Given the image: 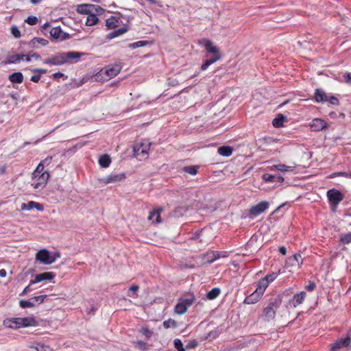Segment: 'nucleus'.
<instances>
[{"label":"nucleus","mask_w":351,"mask_h":351,"mask_svg":"<svg viewBox=\"0 0 351 351\" xmlns=\"http://www.w3.org/2000/svg\"><path fill=\"white\" fill-rule=\"evenodd\" d=\"M40 79V75H38V74H37V75H32V76L31 77L30 80H31L32 82H36V83H37V82H39Z\"/></svg>","instance_id":"052dcab7"},{"label":"nucleus","mask_w":351,"mask_h":351,"mask_svg":"<svg viewBox=\"0 0 351 351\" xmlns=\"http://www.w3.org/2000/svg\"><path fill=\"white\" fill-rule=\"evenodd\" d=\"M111 163V158L109 155L104 154L99 158V164L103 168H107Z\"/></svg>","instance_id":"bb28decb"},{"label":"nucleus","mask_w":351,"mask_h":351,"mask_svg":"<svg viewBox=\"0 0 351 351\" xmlns=\"http://www.w3.org/2000/svg\"><path fill=\"white\" fill-rule=\"evenodd\" d=\"M21 210H30L32 209L36 208L39 211H43L44 210V206L42 204L29 201L27 203H23L21 206Z\"/></svg>","instance_id":"dca6fc26"},{"label":"nucleus","mask_w":351,"mask_h":351,"mask_svg":"<svg viewBox=\"0 0 351 351\" xmlns=\"http://www.w3.org/2000/svg\"><path fill=\"white\" fill-rule=\"evenodd\" d=\"M278 273H279V271L278 272H272L271 274H267L266 276H265L263 278L265 280H266V282H267L268 284H269L277 278Z\"/></svg>","instance_id":"79ce46f5"},{"label":"nucleus","mask_w":351,"mask_h":351,"mask_svg":"<svg viewBox=\"0 0 351 351\" xmlns=\"http://www.w3.org/2000/svg\"><path fill=\"white\" fill-rule=\"evenodd\" d=\"M145 45V42L144 41H137V42H135V43H133L132 44H130V47H132L133 49H136V48H138V47H143Z\"/></svg>","instance_id":"864d4df0"},{"label":"nucleus","mask_w":351,"mask_h":351,"mask_svg":"<svg viewBox=\"0 0 351 351\" xmlns=\"http://www.w3.org/2000/svg\"><path fill=\"white\" fill-rule=\"evenodd\" d=\"M229 254L226 251H210L203 254L202 258L206 263L211 264L219 258H225Z\"/></svg>","instance_id":"6e6552de"},{"label":"nucleus","mask_w":351,"mask_h":351,"mask_svg":"<svg viewBox=\"0 0 351 351\" xmlns=\"http://www.w3.org/2000/svg\"><path fill=\"white\" fill-rule=\"evenodd\" d=\"M174 347L178 350L179 349H181L182 348H183V345H182V343L180 339H176L174 340Z\"/></svg>","instance_id":"5fc2aeb1"},{"label":"nucleus","mask_w":351,"mask_h":351,"mask_svg":"<svg viewBox=\"0 0 351 351\" xmlns=\"http://www.w3.org/2000/svg\"><path fill=\"white\" fill-rule=\"evenodd\" d=\"M302 262L303 259L300 254L296 253L287 260V269H289V272L294 273L298 270Z\"/></svg>","instance_id":"0eeeda50"},{"label":"nucleus","mask_w":351,"mask_h":351,"mask_svg":"<svg viewBox=\"0 0 351 351\" xmlns=\"http://www.w3.org/2000/svg\"><path fill=\"white\" fill-rule=\"evenodd\" d=\"M52 77L54 80H58L61 77H62L64 80H66L67 78V76L64 75V74L62 73L57 72V73H55L52 74Z\"/></svg>","instance_id":"3c124183"},{"label":"nucleus","mask_w":351,"mask_h":351,"mask_svg":"<svg viewBox=\"0 0 351 351\" xmlns=\"http://www.w3.org/2000/svg\"><path fill=\"white\" fill-rule=\"evenodd\" d=\"M99 23V19L93 12L87 16L86 25L93 26Z\"/></svg>","instance_id":"c756f323"},{"label":"nucleus","mask_w":351,"mask_h":351,"mask_svg":"<svg viewBox=\"0 0 351 351\" xmlns=\"http://www.w3.org/2000/svg\"><path fill=\"white\" fill-rule=\"evenodd\" d=\"M199 43L204 45L207 53L206 55V58H208V54H213V57L206 59L201 66V70L206 71L210 65L215 63L221 58V54L219 49L216 46H214L213 42L210 40L205 39L202 41H199Z\"/></svg>","instance_id":"f257e3e1"},{"label":"nucleus","mask_w":351,"mask_h":351,"mask_svg":"<svg viewBox=\"0 0 351 351\" xmlns=\"http://www.w3.org/2000/svg\"><path fill=\"white\" fill-rule=\"evenodd\" d=\"M315 283L313 281H310L308 285L306 286V289L308 291H312L315 289Z\"/></svg>","instance_id":"4d7b16f0"},{"label":"nucleus","mask_w":351,"mask_h":351,"mask_svg":"<svg viewBox=\"0 0 351 351\" xmlns=\"http://www.w3.org/2000/svg\"><path fill=\"white\" fill-rule=\"evenodd\" d=\"M106 25L108 29H114L119 25V21L114 16H111L106 20Z\"/></svg>","instance_id":"f704fd0d"},{"label":"nucleus","mask_w":351,"mask_h":351,"mask_svg":"<svg viewBox=\"0 0 351 351\" xmlns=\"http://www.w3.org/2000/svg\"><path fill=\"white\" fill-rule=\"evenodd\" d=\"M20 319L21 328L38 326V322L34 317H20Z\"/></svg>","instance_id":"4be33fe9"},{"label":"nucleus","mask_w":351,"mask_h":351,"mask_svg":"<svg viewBox=\"0 0 351 351\" xmlns=\"http://www.w3.org/2000/svg\"><path fill=\"white\" fill-rule=\"evenodd\" d=\"M140 332L147 338H150L154 334L153 331L147 327H142L140 329Z\"/></svg>","instance_id":"c03bdc74"},{"label":"nucleus","mask_w":351,"mask_h":351,"mask_svg":"<svg viewBox=\"0 0 351 351\" xmlns=\"http://www.w3.org/2000/svg\"><path fill=\"white\" fill-rule=\"evenodd\" d=\"M263 313L269 318L274 317L275 315L274 304L270 302L269 305L263 309Z\"/></svg>","instance_id":"7c9ffc66"},{"label":"nucleus","mask_w":351,"mask_h":351,"mask_svg":"<svg viewBox=\"0 0 351 351\" xmlns=\"http://www.w3.org/2000/svg\"><path fill=\"white\" fill-rule=\"evenodd\" d=\"M60 257V254L59 252H55L54 254H53L52 255H51V258H54V262L56 261V260L58 258Z\"/></svg>","instance_id":"69168bd1"},{"label":"nucleus","mask_w":351,"mask_h":351,"mask_svg":"<svg viewBox=\"0 0 351 351\" xmlns=\"http://www.w3.org/2000/svg\"><path fill=\"white\" fill-rule=\"evenodd\" d=\"M151 143L146 140L138 142L134 147V155L141 159H145L149 156Z\"/></svg>","instance_id":"423d86ee"},{"label":"nucleus","mask_w":351,"mask_h":351,"mask_svg":"<svg viewBox=\"0 0 351 351\" xmlns=\"http://www.w3.org/2000/svg\"><path fill=\"white\" fill-rule=\"evenodd\" d=\"M50 35L55 39L63 38L62 31L60 27H53L50 29Z\"/></svg>","instance_id":"72a5a7b5"},{"label":"nucleus","mask_w":351,"mask_h":351,"mask_svg":"<svg viewBox=\"0 0 351 351\" xmlns=\"http://www.w3.org/2000/svg\"><path fill=\"white\" fill-rule=\"evenodd\" d=\"M340 241L343 243L348 244L351 243V232L346 234L341 237Z\"/></svg>","instance_id":"49530a36"},{"label":"nucleus","mask_w":351,"mask_h":351,"mask_svg":"<svg viewBox=\"0 0 351 351\" xmlns=\"http://www.w3.org/2000/svg\"><path fill=\"white\" fill-rule=\"evenodd\" d=\"M198 343L196 340L191 341L186 346V348H195L197 346Z\"/></svg>","instance_id":"6e6d98bb"},{"label":"nucleus","mask_w":351,"mask_h":351,"mask_svg":"<svg viewBox=\"0 0 351 351\" xmlns=\"http://www.w3.org/2000/svg\"><path fill=\"white\" fill-rule=\"evenodd\" d=\"M125 178V174L122 173H111L110 175L101 179V182L105 184L109 183H114L120 182Z\"/></svg>","instance_id":"ddd939ff"},{"label":"nucleus","mask_w":351,"mask_h":351,"mask_svg":"<svg viewBox=\"0 0 351 351\" xmlns=\"http://www.w3.org/2000/svg\"><path fill=\"white\" fill-rule=\"evenodd\" d=\"M34 73H37L38 75H41L42 74H45L47 73V69H34L32 71Z\"/></svg>","instance_id":"bf43d9fd"},{"label":"nucleus","mask_w":351,"mask_h":351,"mask_svg":"<svg viewBox=\"0 0 351 351\" xmlns=\"http://www.w3.org/2000/svg\"><path fill=\"white\" fill-rule=\"evenodd\" d=\"M328 128V123L324 119L319 118L313 119L310 124L311 130L313 132H319Z\"/></svg>","instance_id":"f8f14e48"},{"label":"nucleus","mask_w":351,"mask_h":351,"mask_svg":"<svg viewBox=\"0 0 351 351\" xmlns=\"http://www.w3.org/2000/svg\"><path fill=\"white\" fill-rule=\"evenodd\" d=\"M32 284L29 283V285H27L24 289L23 291H22V293H20V295L21 296H23L25 294H27V293L30 292L32 291V289L30 288V286H31Z\"/></svg>","instance_id":"13d9d810"},{"label":"nucleus","mask_w":351,"mask_h":351,"mask_svg":"<svg viewBox=\"0 0 351 351\" xmlns=\"http://www.w3.org/2000/svg\"><path fill=\"white\" fill-rule=\"evenodd\" d=\"M198 169H199V167L197 166L190 165V166L184 167L183 169V171L185 173H187L190 175L195 176L197 173Z\"/></svg>","instance_id":"e433bc0d"},{"label":"nucleus","mask_w":351,"mask_h":351,"mask_svg":"<svg viewBox=\"0 0 351 351\" xmlns=\"http://www.w3.org/2000/svg\"><path fill=\"white\" fill-rule=\"evenodd\" d=\"M36 258L46 265L54 263V258H51L49 251L45 249L39 250L36 254Z\"/></svg>","instance_id":"9d476101"},{"label":"nucleus","mask_w":351,"mask_h":351,"mask_svg":"<svg viewBox=\"0 0 351 351\" xmlns=\"http://www.w3.org/2000/svg\"><path fill=\"white\" fill-rule=\"evenodd\" d=\"M269 204L268 202L262 201L258 204L252 206L248 211V215L252 218L256 217L265 212V210L269 208Z\"/></svg>","instance_id":"1a4fd4ad"},{"label":"nucleus","mask_w":351,"mask_h":351,"mask_svg":"<svg viewBox=\"0 0 351 351\" xmlns=\"http://www.w3.org/2000/svg\"><path fill=\"white\" fill-rule=\"evenodd\" d=\"M52 161V156H47L46 158L40 161L36 167H40V169L44 170L45 166H48Z\"/></svg>","instance_id":"58836bf2"},{"label":"nucleus","mask_w":351,"mask_h":351,"mask_svg":"<svg viewBox=\"0 0 351 351\" xmlns=\"http://www.w3.org/2000/svg\"><path fill=\"white\" fill-rule=\"evenodd\" d=\"M24 60L23 54H13L8 56L6 60L4 62L5 64H16L21 60Z\"/></svg>","instance_id":"b1692460"},{"label":"nucleus","mask_w":351,"mask_h":351,"mask_svg":"<svg viewBox=\"0 0 351 351\" xmlns=\"http://www.w3.org/2000/svg\"><path fill=\"white\" fill-rule=\"evenodd\" d=\"M263 179L267 182H282L284 181V178L282 176L278 175H271L269 173H265L263 176Z\"/></svg>","instance_id":"393cba45"},{"label":"nucleus","mask_w":351,"mask_h":351,"mask_svg":"<svg viewBox=\"0 0 351 351\" xmlns=\"http://www.w3.org/2000/svg\"><path fill=\"white\" fill-rule=\"evenodd\" d=\"M19 305L21 308H32L35 306V303L32 302L31 299L29 300H21L19 302Z\"/></svg>","instance_id":"ea45409f"},{"label":"nucleus","mask_w":351,"mask_h":351,"mask_svg":"<svg viewBox=\"0 0 351 351\" xmlns=\"http://www.w3.org/2000/svg\"><path fill=\"white\" fill-rule=\"evenodd\" d=\"M268 285V282L263 278H261L258 282L256 291H257V293L258 292L263 295Z\"/></svg>","instance_id":"2f4dec72"},{"label":"nucleus","mask_w":351,"mask_h":351,"mask_svg":"<svg viewBox=\"0 0 351 351\" xmlns=\"http://www.w3.org/2000/svg\"><path fill=\"white\" fill-rule=\"evenodd\" d=\"M31 43L33 46H35L36 44H40L43 46H45L48 43V41L43 38H34L31 40Z\"/></svg>","instance_id":"37998d69"},{"label":"nucleus","mask_w":351,"mask_h":351,"mask_svg":"<svg viewBox=\"0 0 351 351\" xmlns=\"http://www.w3.org/2000/svg\"><path fill=\"white\" fill-rule=\"evenodd\" d=\"M327 195L330 204L334 206H337L343 199V194L336 189L329 190Z\"/></svg>","instance_id":"9b49d317"},{"label":"nucleus","mask_w":351,"mask_h":351,"mask_svg":"<svg viewBox=\"0 0 351 351\" xmlns=\"http://www.w3.org/2000/svg\"><path fill=\"white\" fill-rule=\"evenodd\" d=\"M315 99L317 102L327 101L328 97L324 91L317 88L315 93Z\"/></svg>","instance_id":"a878e982"},{"label":"nucleus","mask_w":351,"mask_h":351,"mask_svg":"<svg viewBox=\"0 0 351 351\" xmlns=\"http://www.w3.org/2000/svg\"><path fill=\"white\" fill-rule=\"evenodd\" d=\"M176 326V322L171 319H169L168 320L163 322V326L165 328H169L171 326Z\"/></svg>","instance_id":"09e8293b"},{"label":"nucleus","mask_w":351,"mask_h":351,"mask_svg":"<svg viewBox=\"0 0 351 351\" xmlns=\"http://www.w3.org/2000/svg\"><path fill=\"white\" fill-rule=\"evenodd\" d=\"M47 298L46 295H41L38 296H35L31 298L32 302H34L35 303V305L36 304H40L43 303L45 300V299Z\"/></svg>","instance_id":"a18cd8bd"},{"label":"nucleus","mask_w":351,"mask_h":351,"mask_svg":"<svg viewBox=\"0 0 351 351\" xmlns=\"http://www.w3.org/2000/svg\"><path fill=\"white\" fill-rule=\"evenodd\" d=\"M49 178V173L47 171L36 167L32 173V185L35 189L40 191L46 186Z\"/></svg>","instance_id":"7ed1b4c3"},{"label":"nucleus","mask_w":351,"mask_h":351,"mask_svg":"<svg viewBox=\"0 0 351 351\" xmlns=\"http://www.w3.org/2000/svg\"><path fill=\"white\" fill-rule=\"evenodd\" d=\"M128 30V29L127 27H121L118 29H116L112 32H110V34H108V35L107 36V38L108 39H113L114 38H117L123 34H125V32H127Z\"/></svg>","instance_id":"c85d7f7f"},{"label":"nucleus","mask_w":351,"mask_h":351,"mask_svg":"<svg viewBox=\"0 0 351 351\" xmlns=\"http://www.w3.org/2000/svg\"><path fill=\"white\" fill-rule=\"evenodd\" d=\"M9 80L12 83L21 84L23 82V75L21 72H15L9 76Z\"/></svg>","instance_id":"cd10ccee"},{"label":"nucleus","mask_w":351,"mask_h":351,"mask_svg":"<svg viewBox=\"0 0 351 351\" xmlns=\"http://www.w3.org/2000/svg\"><path fill=\"white\" fill-rule=\"evenodd\" d=\"M303 167L301 165H287V179H290L293 176L297 178L302 176V170Z\"/></svg>","instance_id":"4468645a"},{"label":"nucleus","mask_w":351,"mask_h":351,"mask_svg":"<svg viewBox=\"0 0 351 351\" xmlns=\"http://www.w3.org/2000/svg\"><path fill=\"white\" fill-rule=\"evenodd\" d=\"M25 21L30 25H34L38 22V19L35 16H29L25 19Z\"/></svg>","instance_id":"de8ad7c7"},{"label":"nucleus","mask_w":351,"mask_h":351,"mask_svg":"<svg viewBox=\"0 0 351 351\" xmlns=\"http://www.w3.org/2000/svg\"><path fill=\"white\" fill-rule=\"evenodd\" d=\"M55 276L56 274H54L53 272L49 271L38 274L35 276L34 280H32L30 281V284H34L47 280H51L53 279Z\"/></svg>","instance_id":"2eb2a0df"},{"label":"nucleus","mask_w":351,"mask_h":351,"mask_svg":"<svg viewBox=\"0 0 351 351\" xmlns=\"http://www.w3.org/2000/svg\"><path fill=\"white\" fill-rule=\"evenodd\" d=\"M138 289H139V287L138 285H133L130 287V291L136 292L138 290Z\"/></svg>","instance_id":"0e129e2a"},{"label":"nucleus","mask_w":351,"mask_h":351,"mask_svg":"<svg viewBox=\"0 0 351 351\" xmlns=\"http://www.w3.org/2000/svg\"><path fill=\"white\" fill-rule=\"evenodd\" d=\"M83 56L82 53L77 51H69L67 53H61L54 56L45 59L43 63L49 65H62L67 62L70 60H78Z\"/></svg>","instance_id":"f03ea898"},{"label":"nucleus","mask_w":351,"mask_h":351,"mask_svg":"<svg viewBox=\"0 0 351 351\" xmlns=\"http://www.w3.org/2000/svg\"><path fill=\"white\" fill-rule=\"evenodd\" d=\"M20 317L7 318L3 321V326L12 329L21 328Z\"/></svg>","instance_id":"f3484780"},{"label":"nucleus","mask_w":351,"mask_h":351,"mask_svg":"<svg viewBox=\"0 0 351 351\" xmlns=\"http://www.w3.org/2000/svg\"><path fill=\"white\" fill-rule=\"evenodd\" d=\"M285 121V117L283 116V114H280L277 117H276L273 121L272 124L276 128H280L283 126V123Z\"/></svg>","instance_id":"c9c22d12"},{"label":"nucleus","mask_w":351,"mask_h":351,"mask_svg":"<svg viewBox=\"0 0 351 351\" xmlns=\"http://www.w3.org/2000/svg\"><path fill=\"white\" fill-rule=\"evenodd\" d=\"M274 168L280 171H285V165H279L278 166H274Z\"/></svg>","instance_id":"680f3d73"},{"label":"nucleus","mask_w":351,"mask_h":351,"mask_svg":"<svg viewBox=\"0 0 351 351\" xmlns=\"http://www.w3.org/2000/svg\"><path fill=\"white\" fill-rule=\"evenodd\" d=\"M262 295L257 293V291H254L250 295L247 296L244 300V303L247 304H252L256 303L261 298Z\"/></svg>","instance_id":"5701e85b"},{"label":"nucleus","mask_w":351,"mask_h":351,"mask_svg":"<svg viewBox=\"0 0 351 351\" xmlns=\"http://www.w3.org/2000/svg\"><path fill=\"white\" fill-rule=\"evenodd\" d=\"M220 289L219 288H213L212 290H210L208 294L207 298L210 300H213L218 297V295L220 294Z\"/></svg>","instance_id":"4c0bfd02"},{"label":"nucleus","mask_w":351,"mask_h":351,"mask_svg":"<svg viewBox=\"0 0 351 351\" xmlns=\"http://www.w3.org/2000/svg\"><path fill=\"white\" fill-rule=\"evenodd\" d=\"M35 348L37 351H45V348L43 346H39L38 347H33Z\"/></svg>","instance_id":"774afa93"},{"label":"nucleus","mask_w":351,"mask_h":351,"mask_svg":"<svg viewBox=\"0 0 351 351\" xmlns=\"http://www.w3.org/2000/svg\"><path fill=\"white\" fill-rule=\"evenodd\" d=\"M162 211V208H154L149 213L148 220L152 221V222L154 223H159L161 221L160 213Z\"/></svg>","instance_id":"412c9836"},{"label":"nucleus","mask_w":351,"mask_h":351,"mask_svg":"<svg viewBox=\"0 0 351 351\" xmlns=\"http://www.w3.org/2000/svg\"><path fill=\"white\" fill-rule=\"evenodd\" d=\"M217 336V332L216 330H215V331H211V332L208 334V337H212V338H215Z\"/></svg>","instance_id":"338daca9"},{"label":"nucleus","mask_w":351,"mask_h":351,"mask_svg":"<svg viewBox=\"0 0 351 351\" xmlns=\"http://www.w3.org/2000/svg\"><path fill=\"white\" fill-rule=\"evenodd\" d=\"M218 153L223 156H230L232 155L233 149L230 146H222L218 148Z\"/></svg>","instance_id":"473e14b6"},{"label":"nucleus","mask_w":351,"mask_h":351,"mask_svg":"<svg viewBox=\"0 0 351 351\" xmlns=\"http://www.w3.org/2000/svg\"><path fill=\"white\" fill-rule=\"evenodd\" d=\"M135 346L138 349L142 350V351H147L149 349V346L147 343L143 341H138L135 342Z\"/></svg>","instance_id":"a19ab883"},{"label":"nucleus","mask_w":351,"mask_h":351,"mask_svg":"<svg viewBox=\"0 0 351 351\" xmlns=\"http://www.w3.org/2000/svg\"><path fill=\"white\" fill-rule=\"evenodd\" d=\"M11 33L15 38H20L21 34L18 27L14 26L11 28Z\"/></svg>","instance_id":"8fccbe9b"},{"label":"nucleus","mask_w":351,"mask_h":351,"mask_svg":"<svg viewBox=\"0 0 351 351\" xmlns=\"http://www.w3.org/2000/svg\"><path fill=\"white\" fill-rule=\"evenodd\" d=\"M194 301L195 298L193 295H184L179 300L178 303L175 306V312L179 315L185 313Z\"/></svg>","instance_id":"39448f33"},{"label":"nucleus","mask_w":351,"mask_h":351,"mask_svg":"<svg viewBox=\"0 0 351 351\" xmlns=\"http://www.w3.org/2000/svg\"><path fill=\"white\" fill-rule=\"evenodd\" d=\"M95 8L94 5L91 4H80L76 7V12L80 14L88 15L90 14Z\"/></svg>","instance_id":"6ab92c4d"},{"label":"nucleus","mask_w":351,"mask_h":351,"mask_svg":"<svg viewBox=\"0 0 351 351\" xmlns=\"http://www.w3.org/2000/svg\"><path fill=\"white\" fill-rule=\"evenodd\" d=\"M305 296L306 293L304 291L296 293L293 295V298L289 301V304L295 307L302 303Z\"/></svg>","instance_id":"aec40b11"},{"label":"nucleus","mask_w":351,"mask_h":351,"mask_svg":"<svg viewBox=\"0 0 351 351\" xmlns=\"http://www.w3.org/2000/svg\"><path fill=\"white\" fill-rule=\"evenodd\" d=\"M327 101H328L330 104H331L332 105L338 106L339 104V101L338 99L335 96H333V95L328 97V100Z\"/></svg>","instance_id":"603ef678"},{"label":"nucleus","mask_w":351,"mask_h":351,"mask_svg":"<svg viewBox=\"0 0 351 351\" xmlns=\"http://www.w3.org/2000/svg\"><path fill=\"white\" fill-rule=\"evenodd\" d=\"M30 54H31V57L32 58H34L36 60H40L41 59V56L36 53H34V52H30Z\"/></svg>","instance_id":"e2e57ef3"},{"label":"nucleus","mask_w":351,"mask_h":351,"mask_svg":"<svg viewBox=\"0 0 351 351\" xmlns=\"http://www.w3.org/2000/svg\"><path fill=\"white\" fill-rule=\"evenodd\" d=\"M121 70L120 64H110L101 69L97 74V77H101L103 80H108L117 76Z\"/></svg>","instance_id":"20e7f679"},{"label":"nucleus","mask_w":351,"mask_h":351,"mask_svg":"<svg viewBox=\"0 0 351 351\" xmlns=\"http://www.w3.org/2000/svg\"><path fill=\"white\" fill-rule=\"evenodd\" d=\"M351 343V339L350 337H346L345 338H341L337 339L335 343L332 346V350L335 351L336 349H339L343 347H347L350 346Z\"/></svg>","instance_id":"a211bd4d"}]
</instances>
